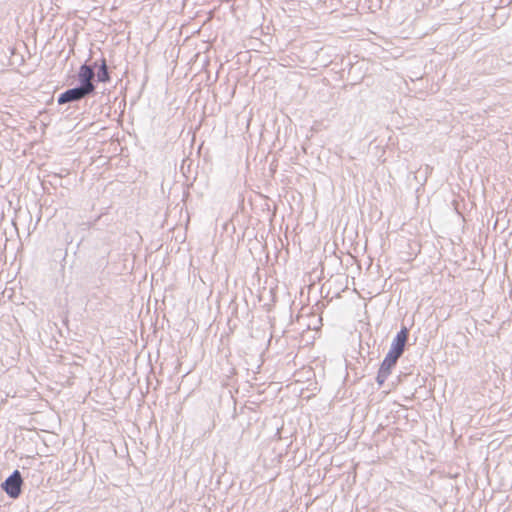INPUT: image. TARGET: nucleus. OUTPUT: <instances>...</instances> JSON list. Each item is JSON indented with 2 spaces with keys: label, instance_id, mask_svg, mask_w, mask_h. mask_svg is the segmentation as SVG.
Wrapping results in <instances>:
<instances>
[{
  "label": "nucleus",
  "instance_id": "1",
  "mask_svg": "<svg viewBox=\"0 0 512 512\" xmlns=\"http://www.w3.org/2000/svg\"><path fill=\"white\" fill-rule=\"evenodd\" d=\"M407 339L408 330L407 328L404 327L397 333V335L393 339L390 350L385 356L379 368L376 381L380 386L384 384V382L390 375L392 368L396 365L398 359L402 356Z\"/></svg>",
  "mask_w": 512,
  "mask_h": 512
},
{
  "label": "nucleus",
  "instance_id": "2",
  "mask_svg": "<svg viewBox=\"0 0 512 512\" xmlns=\"http://www.w3.org/2000/svg\"><path fill=\"white\" fill-rule=\"evenodd\" d=\"M22 484H23V479H22L21 473L18 470H15L1 484V488L6 492V494L10 498L16 499L21 494Z\"/></svg>",
  "mask_w": 512,
  "mask_h": 512
},
{
  "label": "nucleus",
  "instance_id": "3",
  "mask_svg": "<svg viewBox=\"0 0 512 512\" xmlns=\"http://www.w3.org/2000/svg\"><path fill=\"white\" fill-rule=\"evenodd\" d=\"M94 77L95 72L93 66L87 64L81 65L78 72V80L80 83L79 87L88 93L93 94L96 88L93 83Z\"/></svg>",
  "mask_w": 512,
  "mask_h": 512
},
{
  "label": "nucleus",
  "instance_id": "4",
  "mask_svg": "<svg viewBox=\"0 0 512 512\" xmlns=\"http://www.w3.org/2000/svg\"><path fill=\"white\" fill-rule=\"evenodd\" d=\"M91 95L87 91L83 90L79 86L66 90L61 93L58 97V104H66L71 102H76L84 99L85 97Z\"/></svg>",
  "mask_w": 512,
  "mask_h": 512
},
{
  "label": "nucleus",
  "instance_id": "5",
  "mask_svg": "<svg viewBox=\"0 0 512 512\" xmlns=\"http://www.w3.org/2000/svg\"><path fill=\"white\" fill-rule=\"evenodd\" d=\"M98 82L106 83L110 81V75L108 72V66L106 60L103 58L99 70L97 72Z\"/></svg>",
  "mask_w": 512,
  "mask_h": 512
}]
</instances>
